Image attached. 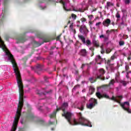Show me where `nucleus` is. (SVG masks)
I'll return each mask as SVG.
<instances>
[{"mask_svg": "<svg viewBox=\"0 0 131 131\" xmlns=\"http://www.w3.org/2000/svg\"><path fill=\"white\" fill-rule=\"evenodd\" d=\"M67 107H68V103L64 102L60 108L57 109V111H59L60 109H62L63 112L62 116H64V117H66V119L68 120L69 123H70L71 125H77V124H80L81 125L92 127L91 122L82 117L81 113H79L77 114L78 116L79 117V119L78 120L75 119L73 120H71V118L72 117V114L69 112H67V113H65V109L67 108Z\"/></svg>", "mask_w": 131, "mask_h": 131, "instance_id": "nucleus-1", "label": "nucleus"}, {"mask_svg": "<svg viewBox=\"0 0 131 131\" xmlns=\"http://www.w3.org/2000/svg\"><path fill=\"white\" fill-rule=\"evenodd\" d=\"M0 48L2 49V50L5 52L6 56L8 57V59H6V61H10L11 62L13 66H17V63H16V61H15V59H14V57L13 56V55L11 54L9 50H8V48L6 47V45H5V43H4V41L3 40H2V38L0 37Z\"/></svg>", "mask_w": 131, "mask_h": 131, "instance_id": "nucleus-2", "label": "nucleus"}, {"mask_svg": "<svg viewBox=\"0 0 131 131\" xmlns=\"http://www.w3.org/2000/svg\"><path fill=\"white\" fill-rule=\"evenodd\" d=\"M112 100L113 101H115V102H117V103H119L121 106V107L124 109V110H125L128 113H131V110L129 108V102L126 101L123 103H120V101L122 100V96H119L117 97L113 96L112 97Z\"/></svg>", "mask_w": 131, "mask_h": 131, "instance_id": "nucleus-3", "label": "nucleus"}, {"mask_svg": "<svg viewBox=\"0 0 131 131\" xmlns=\"http://www.w3.org/2000/svg\"><path fill=\"white\" fill-rule=\"evenodd\" d=\"M105 73V71L103 69H101L99 70V74H98L97 76L95 77V78L91 77L89 78V80L91 83H94L95 81H96V79H98V78H99L101 79V80H104L105 78H102L103 75H104Z\"/></svg>", "mask_w": 131, "mask_h": 131, "instance_id": "nucleus-4", "label": "nucleus"}, {"mask_svg": "<svg viewBox=\"0 0 131 131\" xmlns=\"http://www.w3.org/2000/svg\"><path fill=\"white\" fill-rule=\"evenodd\" d=\"M57 3H61L63 5V9L65 11H69L68 8L70 6V3L68 0H66L65 2H63V0H57Z\"/></svg>", "mask_w": 131, "mask_h": 131, "instance_id": "nucleus-5", "label": "nucleus"}, {"mask_svg": "<svg viewBox=\"0 0 131 131\" xmlns=\"http://www.w3.org/2000/svg\"><path fill=\"white\" fill-rule=\"evenodd\" d=\"M90 103L89 104H87V107L89 108V109H92L93 107L95 106L97 104V100L94 98H91L90 100Z\"/></svg>", "mask_w": 131, "mask_h": 131, "instance_id": "nucleus-6", "label": "nucleus"}, {"mask_svg": "<svg viewBox=\"0 0 131 131\" xmlns=\"http://www.w3.org/2000/svg\"><path fill=\"white\" fill-rule=\"evenodd\" d=\"M78 37L82 41L83 43L86 44V46H90V45L92 43L91 41L90 40H86L85 42V38H84V36L81 35H78Z\"/></svg>", "mask_w": 131, "mask_h": 131, "instance_id": "nucleus-7", "label": "nucleus"}, {"mask_svg": "<svg viewBox=\"0 0 131 131\" xmlns=\"http://www.w3.org/2000/svg\"><path fill=\"white\" fill-rule=\"evenodd\" d=\"M80 32L83 33V34H86L89 32V30L86 29V27L84 25H82L80 28Z\"/></svg>", "mask_w": 131, "mask_h": 131, "instance_id": "nucleus-8", "label": "nucleus"}, {"mask_svg": "<svg viewBox=\"0 0 131 131\" xmlns=\"http://www.w3.org/2000/svg\"><path fill=\"white\" fill-rule=\"evenodd\" d=\"M96 95L97 98H98L99 99H101V98H106V99H108L109 98V96H108V95L105 93L103 94L102 95V94H101L100 92H97Z\"/></svg>", "mask_w": 131, "mask_h": 131, "instance_id": "nucleus-9", "label": "nucleus"}, {"mask_svg": "<svg viewBox=\"0 0 131 131\" xmlns=\"http://www.w3.org/2000/svg\"><path fill=\"white\" fill-rule=\"evenodd\" d=\"M111 23V20H110V19L109 18H107L103 21L102 24L103 26H105V27H108L109 25H110Z\"/></svg>", "mask_w": 131, "mask_h": 131, "instance_id": "nucleus-10", "label": "nucleus"}, {"mask_svg": "<svg viewBox=\"0 0 131 131\" xmlns=\"http://www.w3.org/2000/svg\"><path fill=\"white\" fill-rule=\"evenodd\" d=\"M82 100H83V102L81 103L80 106H78L77 107L78 109H79V110H81V111L83 110V107L84 105H85V97H83Z\"/></svg>", "mask_w": 131, "mask_h": 131, "instance_id": "nucleus-11", "label": "nucleus"}, {"mask_svg": "<svg viewBox=\"0 0 131 131\" xmlns=\"http://www.w3.org/2000/svg\"><path fill=\"white\" fill-rule=\"evenodd\" d=\"M115 83V80L112 79L109 82L108 85H105V86H108V89H110V90H111L113 88V85H114Z\"/></svg>", "mask_w": 131, "mask_h": 131, "instance_id": "nucleus-12", "label": "nucleus"}, {"mask_svg": "<svg viewBox=\"0 0 131 131\" xmlns=\"http://www.w3.org/2000/svg\"><path fill=\"white\" fill-rule=\"evenodd\" d=\"M95 61L97 64H101V63H102L103 61V59L100 55H98L95 58Z\"/></svg>", "mask_w": 131, "mask_h": 131, "instance_id": "nucleus-13", "label": "nucleus"}, {"mask_svg": "<svg viewBox=\"0 0 131 131\" xmlns=\"http://www.w3.org/2000/svg\"><path fill=\"white\" fill-rule=\"evenodd\" d=\"M99 38H103L104 41H107L109 39V36L102 34L99 36Z\"/></svg>", "mask_w": 131, "mask_h": 131, "instance_id": "nucleus-14", "label": "nucleus"}, {"mask_svg": "<svg viewBox=\"0 0 131 131\" xmlns=\"http://www.w3.org/2000/svg\"><path fill=\"white\" fill-rule=\"evenodd\" d=\"M114 6V4L111 2H107L106 3V9L108 10L110 7H113Z\"/></svg>", "mask_w": 131, "mask_h": 131, "instance_id": "nucleus-15", "label": "nucleus"}, {"mask_svg": "<svg viewBox=\"0 0 131 131\" xmlns=\"http://www.w3.org/2000/svg\"><path fill=\"white\" fill-rule=\"evenodd\" d=\"M94 93H95V89L93 86H90L89 88V94L93 95Z\"/></svg>", "mask_w": 131, "mask_h": 131, "instance_id": "nucleus-16", "label": "nucleus"}, {"mask_svg": "<svg viewBox=\"0 0 131 131\" xmlns=\"http://www.w3.org/2000/svg\"><path fill=\"white\" fill-rule=\"evenodd\" d=\"M44 1L45 0H40L39 1V6L42 10H44V9H46V6L43 7L42 5H41V4H42V3H43Z\"/></svg>", "mask_w": 131, "mask_h": 131, "instance_id": "nucleus-17", "label": "nucleus"}, {"mask_svg": "<svg viewBox=\"0 0 131 131\" xmlns=\"http://www.w3.org/2000/svg\"><path fill=\"white\" fill-rule=\"evenodd\" d=\"M80 55H81V56H86V50H85V49L81 50Z\"/></svg>", "mask_w": 131, "mask_h": 131, "instance_id": "nucleus-18", "label": "nucleus"}, {"mask_svg": "<svg viewBox=\"0 0 131 131\" xmlns=\"http://www.w3.org/2000/svg\"><path fill=\"white\" fill-rule=\"evenodd\" d=\"M41 94V95H46V93L48 94L49 92L47 91V90L46 89H43L42 90L40 91Z\"/></svg>", "mask_w": 131, "mask_h": 131, "instance_id": "nucleus-19", "label": "nucleus"}, {"mask_svg": "<svg viewBox=\"0 0 131 131\" xmlns=\"http://www.w3.org/2000/svg\"><path fill=\"white\" fill-rule=\"evenodd\" d=\"M101 25H102V22L100 21L97 23L95 25V26L97 27V28H98V29H99L101 27Z\"/></svg>", "mask_w": 131, "mask_h": 131, "instance_id": "nucleus-20", "label": "nucleus"}, {"mask_svg": "<svg viewBox=\"0 0 131 131\" xmlns=\"http://www.w3.org/2000/svg\"><path fill=\"white\" fill-rule=\"evenodd\" d=\"M25 40H24V37H21L17 40V43H19V42H24Z\"/></svg>", "mask_w": 131, "mask_h": 131, "instance_id": "nucleus-21", "label": "nucleus"}, {"mask_svg": "<svg viewBox=\"0 0 131 131\" xmlns=\"http://www.w3.org/2000/svg\"><path fill=\"white\" fill-rule=\"evenodd\" d=\"M114 31H115V30H113V29L111 30H108L106 31V34H107V35H108L109 37V34H110L111 32H114Z\"/></svg>", "mask_w": 131, "mask_h": 131, "instance_id": "nucleus-22", "label": "nucleus"}, {"mask_svg": "<svg viewBox=\"0 0 131 131\" xmlns=\"http://www.w3.org/2000/svg\"><path fill=\"white\" fill-rule=\"evenodd\" d=\"M77 12H81V13L84 12V9L82 8H78L76 10Z\"/></svg>", "mask_w": 131, "mask_h": 131, "instance_id": "nucleus-23", "label": "nucleus"}, {"mask_svg": "<svg viewBox=\"0 0 131 131\" xmlns=\"http://www.w3.org/2000/svg\"><path fill=\"white\" fill-rule=\"evenodd\" d=\"M93 43L96 47H98L99 46V43H98V42L97 41H96V40H93Z\"/></svg>", "mask_w": 131, "mask_h": 131, "instance_id": "nucleus-24", "label": "nucleus"}, {"mask_svg": "<svg viewBox=\"0 0 131 131\" xmlns=\"http://www.w3.org/2000/svg\"><path fill=\"white\" fill-rule=\"evenodd\" d=\"M120 82H121V84H122V85H124V86L126 85V84H127V82H126V81H122V80H121V81H120Z\"/></svg>", "mask_w": 131, "mask_h": 131, "instance_id": "nucleus-25", "label": "nucleus"}, {"mask_svg": "<svg viewBox=\"0 0 131 131\" xmlns=\"http://www.w3.org/2000/svg\"><path fill=\"white\" fill-rule=\"evenodd\" d=\"M124 2L126 5H129V3H130V0H124Z\"/></svg>", "mask_w": 131, "mask_h": 131, "instance_id": "nucleus-26", "label": "nucleus"}, {"mask_svg": "<svg viewBox=\"0 0 131 131\" xmlns=\"http://www.w3.org/2000/svg\"><path fill=\"white\" fill-rule=\"evenodd\" d=\"M89 18L90 19V20L91 21H92V20H93V18H94V15H89Z\"/></svg>", "mask_w": 131, "mask_h": 131, "instance_id": "nucleus-27", "label": "nucleus"}, {"mask_svg": "<svg viewBox=\"0 0 131 131\" xmlns=\"http://www.w3.org/2000/svg\"><path fill=\"white\" fill-rule=\"evenodd\" d=\"M103 46H101V54H104V53H105V50H104V49L103 48Z\"/></svg>", "mask_w": 131, "mask_h": 131, "instance_id": "nucleus-28", "label": "nucleus"}, {"mask_svg": "<svg viewBox=\"0 0 131 131\" xmlns=\"http://www.w3.org/2000/svg\"><path fill=\"white\" fill-rule=\"evenodd\" d=\"M116 17L117 18V19H119L120 18V14H119V13L117 12L116 14Z\"/></svg>", "mask_w": 131, "mask_h": 131, "instance_id": "nucleus-29", "label": "nucleus"}, {"mask_svg": "<svg viewBox=\"0 0 131 131\" xmlns=\"http://www.w3.org/2000/svg\"><path fill=\"white\" fill-rule=\"evenodd\" d=\"M119 46H123V45H124V41H120L119 42Z\"/></svg>", "mask_w": 131, "mask_h": 131, "instance_id": "nucleus-30", "label": "nucleus"}, {"mask_svg": "<svg viewBox=\"0 0 131 131\" xmlns=\"http://www.w3.org/2000/svg\"><path fill=\"white\" fill-rule=\"evenodd\" d=\"M41 67H42V66H41L40 64H37L36 66V69H40V68H41Z\"/></svg>", "mask_w": 131, "mask_h": 131, "instance_id": "nucleus-31", "label": "nucleus"}, {"mask_svg": "<svg viewBox=\"0 0 131 131\" xmlns=\"http://www.w3.org/2000/svg\"><path fill=\"white\" fill-rule=\"evenodd\" d=\"M72 18L74 19L75 20L76 19V15L75 14H72Z\"/></svg>", "mask_w": 131, "mask_h": 131, "instance_id": "nucleus-32", "label": "nucleus"}, {"mask_svg": "<svg viewBox=\"0 0 131 131\" xmlns=\"http://www.w3.org/2000/svg\"><path fill=\"white\" fill-rule=\"evenodd\" d=\"M81 21L82 23H84V22H85V21H86V19H85L84 18H81Z\"/></svg>", "mask_w": 131, "mask_h": 131, "instance_id": "nucleus-33", "label": "nucleus"}, {"mask_svg": "<svg viewBox=\"0 0 131 131\" xmlns=\"http://www.w3.org/2000/svg\"><path fill=\"white\" fill-rule=\"evenodd\" d=\"M56 116V112H54L52 115H51V117H55Z\"/></svg>", "mask_w": 131, "mask_h": 131, "instance_id": "nucleus-34", "label": "nucleus"}, {"mask_svg": "<svg viewBox=\"0 0 131 131\" xmlns=\"http://www.w3.org/2000/svg\"><path fill=\"white\" fill-rule=\"evenodd\" d=\"M80 21H77V26L78 27H79V24H80Z\"/></svg>", "mask_w": 131, "mask_h": 131, "instance_id": "nucleus-35", "label": "nucleus"}, {"mask_svg": "<svg viewBox=\"0 0 131 131\" xmlns=\"http://www.w3.org/2000/svg\"><path fill=\"white\" fill-rule=\"evenodd\" d=\"M79 85H78L74 86L73 89V91H74V90H75L77 88H79Z\"/></svg>", "mask_w": 131, "mask_h": 131, "instance_id": "nucleus-36", "label": "nucleus"}, {"mask_svg": "<svg viewBox=\"0 0 131 131\" xmlns=\"http://www.w3.org/2000/svg\"><path fill=\"white\" fill-rule=\"evenodd\" d=\"M129 67L128 66L126 65L125 66V69L126 71L128 70Z\"/></svg>", "mask_w": 131, "mask_h": 131, "instance_id": "nucleus-37", "label": "nucleus"}, {"mask_svg": "<svg viewBox=\"0 0 131 131\" xmlns=\"http://www.w3.org/2000/svg\"><path fill=\"white\" fill-rule=\"evenodd\" d=\"M60 37H61V35L57 36V38H56L57 40H59Z\"/></svg>", "mask_w": 131, "mask_h": 131, "instance_id": "nucleus-38", "label": "nucleus"}, {"mask_svg": "<svg viewBox=\"0 0 131 131\" xmlns=\"http://www.w3.org/2000/svg\"><path fill=\"white\" fill-rule=\"evenodd\" d=\"M50 41V40L47 39V40H44V42H49Z\"/></svg>", "mask_w": 131, "mask_h": 131, "instance_id": "nucleus-39", "label": "nucleus"}, {"mask_svg": "<svg viewBox=\"0 0 131 131\" xmlns=\"http://www.w3.org/2000/svg\"><path fill=\"white\" fill-rule=\"evenodd\" d=\"M73 26V23L71 24L70 26V28H72Z\"/></svg>", "mask_w": 131, "mask_h": 131, "instance_id": "nucleus-40", "label": "nucleus"}, {"mask_svg": "<svg viewBox=\"0 0 131 131\" xmlns=\"http://www.w3.org/2000/svg\"><path fill=\"white\" fill-rule=\"evenodd\" d=\"M111 59V60H113L114 59H115V56H112Z\"/></svg>", "mask_w": 131, "mask_h": 131, "instance_id": "nucleus-41", "label": "nucleus"}, {"mask_svg": "<svg viewBox=\"0 0 131 131\" xmlns=\"http://www.w3.org/2000/svg\"><path fill=\"white\" fill-rule=\"evenodd\" d=\"M84 66H85V64H83L82 65L81 68H82V69L83 68V67H84Z\"/></svg>", "mask_w": 131, "mask_h": 131, "instance_id": "nucleus-42", "label": "nucleus"}, {"mask_svg": "<svg viewBox=\"0 0 131 131\" xmlns=\"http://www.w3.org/2000/svg\"><path fill=\"white\" fill-rule=\"evenodd\" d=\"M110 76H107V77H106V79H109V78H110Z\"/></svg>", "mask_w": 131, "mask_h": 131, "instance_id": "nucleus-43", "label": "nucleus"}, {"mask_svg": "<svg viewBox=\"0 0 131 131\" xmlns=\"http://www.w3.org/2000/svg\"><path fill=\"white\" fill-rule=\"evenodd\" d=\"M122 13H125V10H122Z\"/></svg>", "mask_w": 131, "mask_h": 131, "instance_id": "nucleus-44", "label": "nucleus"}, {"mask_svg": "<svg viewBox=\"0 0 131 131\" xmlns=\"http://www.w3.org/2000/svg\"><path fill=\"white\" fill-rule=\"evenodd\" d=\"M82 93H84V92H85V90H83L82 91Z\"/></svg>", "mask_w": 131, "mask_h": 131, "instance_id": "nucleus-45", "label": "nucleus"}, {"mask_svg": "<svg viewBox=\"0 0 131 131\" xmlns=\"http://www.w3.org/2000/svg\"><path fill=\"white\" fill-rule=\"evenodd\" d=\"M112 25H113V26H114V25H115L114 23H112Z\"/></svg>", "mask_w": 131, "mask_h": 131, "instance_id": "nucleus-46", "label": "nucleus"}, {"mask_svg": "<svg viewBox=\"0 0 131 131\" xmlns=\"http://www.w3.org/2000/svg\"><path fill=\"white\" fill-rule=\"evenodd\" d=\"M112 70H113V67H111Z\"/></svg>", "mask_w": 131, "mask_h": 131, "instance_id": "nucleus-47", "label": "nucleus"}, {"mask_svg": "<svg viewBox=\"0 0 131 131\" xmlns=\"http://www.w3.org/2000/svg\"><path fill=\"white\" fill-rule=\"evenodd\" d=\"M42 43H43V42H42V43H40V44L39 45V46H41V45H42Z\"/></svg>", "mask_w": 131, "mask_h": 131, "instance_id": "nucleus-48", "label": "nucleus"}, {"mask_svg": "<svg viewBox=\"0 0 131 131\" xmlns=\"http://www.w3.org/2000/svg\"><path fill=\"white\" fill-rule=\"evenodd\" d=\"M74 33H75V32H76V31H75V30H74Z\"/></svg>", "mask_w": 131, "mask_h": 131, "instance_id": "nucleus-49", "label": "nucleus"}, {"mask_svg": "<svg viewBox=\"0 0 131 131\" xmlns=\"http://www.w3.org/2000/svg\"><path fill=\"white\" fill-rule=\"evenodd\" d=\"M95 11H97V9H95L93 10V12H95Z\"/></svg>", "mask_w": 131, "mask_h": 131, "instance_id": "nucleus-50", "label": "nucleus"}, {"mask_svg": "<svg viewBox=\"0 0 131 131\" xmlns=\"http://www.w3.org/2000/svg\"><path fill=\"white\" fill-rule=\"evenodd\" d=\"M128 59L130 60V58L129 57L128 58Z\"/></svg>", "mask_w": 131, "mask_h": 131, "instance_id": "nucleus-51", "label": "nucleus"}, {"mask_svg": "<svg viewBox=\"0 0 131 131\" xmlns=\"http://www.w3.org/2000/svg\"><path fill=\"white\" fill-rule=\"evenodd\" d=\"M51 129H52V130H54V128H52Z\"/></svg>", "mask_w": 131, "mask_h": 131, "instance_id": "nucleus-52", "label": "nucleus"}, {"mask_svg": "<svg viewBox=\"0 0 131 131\" xmlns=\"http://www.w3.org/2000/svg\"><path fill=\"white\" fill-rule=\"evenodd\" d=\"M69 23H70V21H69Z\"/></svg>", "mask_w": 131, "mask_h": 131, "instance_id": "nucleus-53", "label": "nucleus"}, {"mask_svg": "<svg viewBox=\"0 0 131 131\" xmlns=\"http://www.w3.org/2000/svg\"><path fill=\"white\" fill-rule=\"evenodd\" d=\"M21 123L23 124V122H21Z\"/></svg>", "mask_w": 131, "mask_h": 131, "instance_id": "nucleus-54", "label": "nucleus"}, {"mask_svg": "<svg viewBox=\"0 0 131 131\" xmlns=\"http://www.w3.org/2000/svg\"><path fill=\"white\" fill-rule=\"evenodd\" d=\"M130 73H131V71H130Z\"/></svg>", "mask_w": 131, "mask_h": 131, "instance_id": "nucleus-55", "label": "nucleus"}, {"mask_svg": "<svg viewBox=\"0 0 131 131\" xmlns=\"http://www.w3.org/2000/svg\"><path fill=\"white\" fill-rule=\"evenodd\" d=\"M126 77H128L127 76H126Z\"/></svg>", "mask_w": 131, "mask_h": 131, "instance_id": "nucleus-56", "label": "nucleus"}, {"mask_svg": "<svg viewBox=\"0 0 131 131\" xmlns=\"http://www.w3.org/2000/svg\"><path fill=\"white\" fill-rule=\"evenodd\" d=\"M39 94H40V93H39Z\"/></svg>", "mask_w": 131, "mask_h": 131, "instance_id": "nucleus-57", "label": "nucleus"}]
</instances>
